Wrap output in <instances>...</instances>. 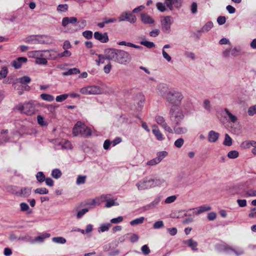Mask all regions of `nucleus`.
I'll use <instances>...</instances> for the list:
<instances>
[{"instance_id":"1","label":"nucleus","mask_w":256,"mask_h":256,"mask_svg":"<svg viewBox=\"0 0 256 256\" xmlns=\"http://www.w3.org/2000/svg\"><path fill=\"white\" fill-rule=\"evenodd\" d=\"M107 60L120 64L126 65L132 60L130 54L124 50L116 48H108L104 50Z\"/></svg>"},{"instance_id":"2","label":"nucleus","mask_w":256,"mask_h":256,"mask_svg":"<svg viewBox=\"0 0 256 256\" xmlns=\"http://www.w3.org/2000/svg\"><path fill=\"white\" fill-rule=\"evenodd\" d=\"M184 98L180 91L174 89L169 90L166 96V101L171 106H180Z\"/></svg>"},{"instance_id":"3","label":"nucleus","mask_w":256,"mask_h":256,"mask_svg":"<svg viewBox=\"0 0 256 256\" xmlns=\"http://www.w3.org/2000/svg\"><path fill=\"white\" fill-rule=\"evenodd\" d=\"M162 183V180L159 179L146 176L138 182L136 186L139 190H142L159 186Z\"/></svg>"},{"instance_id":"4","label":"nucleus","mask_w":256,"mask_h":256,"mask_svg":"<svg viewBox=\"0 0 256 256\" xmlns=\"http://www.w3.org/2000/svg\"><path fill=\"white\" fill-rule=\"evenodd\" d=\"M169 114L170 120L176 126L180 125L184 118V110L180 108V106H171Z\"/></svg>"},{"instance_id":"5","label":"nucleus","mask_w":256,"mask_h":256,"mask_svg":"<svg viewBox=\"0 0 256 256\" xmlns=\"http://www.w3.org/2000/svg\"><path fill=\"white\" fill-rule=\"evenodd\" d=\"M72 134L75 136L81 135L84 137H88L92 135V131L89 128L82 124V122H78L73 128Z\"/></svg>"},{"instance_id":"6","label":"nucleus","mask_w":256,"mask_h":256,"mask_svg":"<svg viewBox=\"0 0 256 256\" xmlns=\"http://www.w3.org/2000/svg\"><path fill=\"white\" fill-rule=\"evenodd\" d=\"M174 22V18L170 16H164L161 21L162 30L166 34H169L170 31V27Z\"/></svg>"},{"instance_id":"7","label":"nucleus","mask_w":256,"mask_h":256,"mask_svg":"<svg viewBox=\"0 0 256 256\" xmlns=\"http://www.w3.org/2000/svg\"><path fill=\"white\" fill-rule=\"evenodd\" d=\"M155 120L158 124L160 125L164 130L170 134H173L172 129L167 124L163 116H157L155 117Z\"/></svg>"},{"instance_id":"8","label":"nucleus","mask_w":256,"mask_h":256,"mask_svg":"<svg viewBox=\"0 0 256 256\" xmlns=\"http://www.w3.org/2000/svg\"><path fill=\"white\" fill-rule=\"evenodd\" d=\"M34 56H35V63L37 64L45 65L48 64L47 59L44 58L48 56L42 54L40 51H34Z\"/></svg>"},{"instance_id":"9","label":"nucleus","mask_w":256,"mask_h":256,"mask_svg":"<svg viewBox=\"0 0 256 256\" xmlns=\"http://www.w3.org/2000/svg\"><path fill=\"white\" fill-rule=\"evenodd\" d=\"M12 86L15 90H19V95L22 94L24 91H29L30 90V87L28 86L22 85L16 80L12 83Z\"/></svg>"},{"instance_id":"10","label":"nucleus","mask_w":256,"mask_h":256,"mask_svg":"<svg viewBox=\"0 0 256 256\" xmlns=\"http://www.w3.org/2000/svg\"><path fill=\"white\" fill-rule=\"evenodd\" d=\"M120 21H128L132 24L134 23L136 20V16L132 13L125 12L122 14L119 17Z\"/></svg>"},{"instance_id":"11","label":"nucleus","mask_w":256,"mask_h":256,"mask_svg":"<svg viewBox=\"0 0 256 256\" xmlns=\"http://www.w3.org/2000/svg\"><path fill=\"white\" fill-rule=\"evenodd\" d=\"M182 0H166L164 4L170 10H172L173 7L179 8L181 6Z\"/></svg>"},{"instance_id":"12","label":"nucleus","mask_w":256,"mask_h":256,"mask_svg":"<svg viewBox=\"0 0 256 256\" xmlns=\"http://www.w3.org/2000/svg\"><path fill=\"white\" fill-rule=\"evenodd\" d=\"M94 38L101 42L105 43L108 41V36L106 32L102 34L98 32L94 33Z\"/></svg>"},{"instance_id":"13","label":"nucleus","mask_w":256,"mask_h":256,"mask_svg":"<svg viewBox=\"0 0 256 256\" xmlns=\"http://www.w3.org/2000/svg\"><path fill=\"white\" fill-rule=\"evenodd\" d=\"M26 62L27 58H26L19 57L12 62V65L16 69H18L21 68L22 64L26 63Z\"/></svg>"},{"instance_id":"14","label":"nucleus","mask_w":256,"mask_h":256,"mask_svg":"<svg viewBox=\"0 0 256 256\" xmlns=\"http://www.w3.org/2000/svg\"><path fill=\"white\" fill-rule=\"evenodd\" d=\"M220 137L219 133L214 131L210 130L208 133V140L210 142L214 143L216 142Z\"/></svg>"},{"instance_id":"15","label":"nucleus","mask_w":256,"mask_h":256,"mask_svg":"<svg viewBox=\"0 0 256 256\" xmlns=\"http://www.w3.org/2000/svg\"><path fill=\"white\" fill-rule=\"evenodd\" d=\"M152 132L156 136L157 140L162 141L164 140L162 134L160 130L157 126L155 124L152 126Z\"/></svg>"},{"instance_id":"16","label":"nucleus","mask_w":256,"mask_h":256,"mask_svg":"<svg viewBox=\"0 0 256 256\" xmlns=\"http://www.w3.org/2000/svg\"><path fill=\"white\" fill-rule=\"evenodd\" d=\"M77 22L78 19L76 17H64L62 20V26L65 27L69 24H74Z\"/></svg>"},{"instance_id":"17","label":"nucleus","mask_w":256,"mask_h":256,"mask_svg":"<svg viewBox=\"0 0 256 256\" xmlns=\"http://www.w3.org/2000/svg\"><path fill=\"white\" fill-rule=\"evenodd\" d=\"M141 20L144 24H152L154 23V20L146 14L142 13L141 14Z\"/></svg>"},{"instance_id":"18","label":"nucleus","mask_w":256,"mask_h":256,"mask_svg":"<svg viewBox=\"0 0 256 256\" xmlns=\"http://www.w3.org/2000/svg\"><path fill=\"white\" fill-rule=\"evenodd\" d=\"M182 243L184 244L187 245L188 246L190 247L192 250L194 251H197V246L198 245V242L190 238L188 240H184Z\"/></svg>"},{"instance_id":"19","label":"nucleus","mask_w":256,"mask_h":256,"mask_svg":"<svg viewBox=\"0 0 256 256\" xmlns=\"http://www.w3.org/2000/svg\"><path fill=\"white\" fill-rule=\"evenodd\" d=\"M36 36H40L42 37V36H34V35H31L30 36H28L26 37L24 41L26 43L30 44H36L38 42H41V41L38 40L36 38Z\"/></svg>"},{"instance_id":"20","label":"nucleus","mask_w":256,"mask_h":256,"mask_svg":"<svg viewBox=\"0 0 256 256\" xmlns=\"http://www.w3.org/2000/svg\"><path fill=\"white\" fill-rule=\"evenodd\" d=\"M176 126L174 124L173 126V133H175L177 134H184L187 132L188 128L184 126Z\"/></svg>"},{"instance_id":"21","label":"nucleus","mask_w":256,"mask_h":256,"mask_svg":"<svg viewBox=\"0 0 256 256\" xmlns=\"http://www.w3.org/2000/svg\"><path fill=\"white\" fill-rule=\"evenodd\" d=\"M158 94L165 98L167 93L169 92L168 86L164 84H160L158 86Z\"/></svg>"},{"instance_id":"22","label":"nucleus","mask_w":256,"mask_h":256,"mask_svg":"<svg viewBox=\"0 0 256 256\" xmlns=\"http://www.w3.org/2000/svg\"><path fill=\"white\" fill-rule=\"evenodd\" d=\"M24 114L30 115L34 113V107L32 104L30 102H26L24 104Z\"/></svg>"},{"instance_id":"23","label":"nucleus","mask_w":256,"mask_h":256,"mask_svg":"<svg viewBox=\"0 0 256 256\" xmlns=\"http://www.w3.org/2000/svg\"><path fill=\"white\" fill-rule=\"evenodd\" d=\"M160 201V197L156 198L150 204L145 206L144 208L145 210H149L152 209L156 207V206L159 204Z\"/></svg>"},{"instance_id":"24","label":"nucleus","mask_w":256,"mask_h":256,"mask_svg":"<svg viewBox=\"0 0 256 256\" xmlns=\"http://www.w3.org/2000/svg\"><path fill=\"white\" fill-rule=\"evenodd\" d=\"M90 94H100L102 92V89L98 86H89Z\"/></svg>"},{"instance_id":"25","label":"nucleus","mask_w":256,"mask_h":256,"mask_svg":"<svg viewBox=\"0 0 256 256\" xmlns=\"http://www.w3.org/2000/svg\"><path fill=\"white\" fill-rule=\"evenodd\" d=\"M102 198H103L105 200L106 202L105 205V207L106 208H110L114 206L118 205V204L114 201V200H109L108 198V195H103L101 196Z\"/></svg>"},{"instance_id":"26","label":"nucleus","mask_w":256,"mask_h":256,"mask_svg":"<svg viewBox=\"0 0 256 256\" xmlns=\"http://www.w3.org/2000/svg\"><path fill=\"white\" fill-rule=\"evenodd\" d=\"M222 250L227 252H229L230 251L233 252L235 253V254L236 256H239L241 254H242L244 253V252L242 250H240L239 252H238L236 250H235L234 249H232V248H230V246H228L227 244L222 245Z\"/></svg>"},{"instance_id":"27","label":"nucleus","mask_w":256,"mask_h":256,"mask_svg":"<svg viewBox=\"0 0 256 256\" xmlns=\"http://www.w3.org/2000/svg\"><path fill=\"white\" fill-rule=\"evenodd\" d=\"M222 112L223 113L224 112V114H226V116H228V119L229 120H230V122H232L233 123H235L237 120H238V118H236V116H235L234 115L232 114L230 111L229 110L226 108H224L222 110Z\"/></svg>"},{"instance_id":"28","label":"nucleus","mask_w":256,"mask_h":256,"mask_svg":"<svg viewBox=\"0 0 256 256\" xmlns=\"http://www.w3.org/2000/svg\"><path fill=\"white\" fill-rule=\"evenodd\" d=\"M72 55V52L68 50H64L62 52L58 53L56 55L52 57V60H55L58 58H61L63 57H70Z\"/></svg>"},{"instance_id":"29","label":"nucleus","mask_w":256,"mask_h":256,"mask_svg":"<svg viewBox=\"0 0 256 256\" xmlns=\"http://www.w3.org/2000/svg\"><path fill=\"white\" fill-rule=\"evenodd\" d=\"M8 132V130H2L1 136H0V140L2 142V144L8 142L10 140V138L7 135Z\"/></svg>"},{"instance_id":"30","label":"nucleus","mask_w":256,"mask_h":256,"mask_svg":"<svg viewBox=\"0 0 256 256\" xmlns=\"http://www.w3.org/2000/svg\"><path fill=\"white\" fill-rule=\"evenodd\" d=\"M80 73L79 69L74 68L68 69L67 71L62 72V75L64 76H69L74 74H78Z\"/></svg>"},{"instance_id":"31","label":"nucleus","mask_w":256,"mask_h":256,"mask_svg":"<svg viewBox=\"0 0 256 256\" xmlns=\"http://www.w3.org/2000/svg\"><path fill=\"white\" fill-rule=\"evenodd\" d=\"M16 80L18 82L22 84V85H26V84L30 83L31 82V78L30 76H25L22 77L16 78Z\"/></svg>"},{"instance_id":"32","label":"nucleus","mask_w":256,"mask_h":256,"mask_svg":"<svg viewBox=\"0 0 256 256\" xmlns=\"http://www.w3.org/2000/svg\"><path fill=\"white\" fill-rule=\"evenodd\" d=\"M211 207L209 206L204 205L198 208V210L194 212V214L196 215L200 214L201 213H202L205 212L209 211L211 210Z\"/></svg>"},{"instance_id":"33","label":"nucleus","mask_w":256,"mask_h":256,"mask_svg":"<svg viewBox=\"0 0 256 256\" xmlns=\"http://www.w3.org/2000/svg\"><path fill=\"white\" fill-rule=\"evenodd\" d=\"M254 144H256L254 140H246L243 142L240 145L241 148L244 149L249 148L252 146Z\"/></svg>"},{"instance_id":"34","label":"nucleus","mask_w":256,"mask_h":256,"mask_svg":"<svg viewBox=\"0 0 256 256\" xmlns=\"http://www.w3.org/2000/svg\"><path fill=\"white\" fill-rule=\"evenodd\" d=\"M50 236V234L48 233H45L44 234H42L40 236H39L37 237H36L34 240L33 242H43L44 240L46 238H48Z\"/></svg>"},{"instance_id":"35","label":"nucleus","mask_w":256,"mask_h":256,"mask_svg":"<svg viewBox=\"0 0 256 256\" xmlns=\"http://www.w3.org/2000/svg\"><path fill=\"white\" fill-rule=\"evenodd\" d=\"M40 98L42 100L49 102H52L54 100V97L53 96L45 93L41 94L40 95Z\"/></svg>"},{"instance_id":"36","label":"nucleus","mask_w":256,"mask_h":256,"mask_svg":"<svg viewBox=\"0 0 256 256\" xmlns=\"http://www.w3.org/2000/svg\"><path fill=\"white\" fill-rule=\"evenodd\" d=\"M232 140L230 136L226 134L224 136V140L223 142V144L226 146H230L232 145Z\"/></svg>"},{"instance_id":"37","label":"nucleus","mask_w":256,"mask_h":256,"mask_svg":"<svg viewBox=\"0 0 256 256\" xmlns=\"http://www.w3.org/2000/svg\"><path fill=\"white\" fill-rule=\"evenodd\" d=\"M213 26V23L212 22H208L206 23L202 28V32H207L209 31Z\"/></svg>"},{"instance_id":"38","label":"nucleus","mask_w":256,"mask_h":256,"mask_svg":"<svg viewBox=\"0 0 256 256\" xmlns=\"http://www.w3.org/2000/svg\"><path fill=\"white\" fill-rule=\"evenodd\" d=\"M52 240L57 244H64L66 242V240L62 236L54 237L52 238Z\"/></svg>"},{"instance_id":"39","label":"nucleus","mask_w":256,"mask_h":256,"mask_svg":"<svg viewBox=\"0 0 256 256\" xmlns=\"http://www.w3.org/2000/svg\"><path fill=\"white\" fill-rule=\"evenodd\" d=\"M62 176V172L59 169L56 168L52 170V176L56 179L60 178Z\"/></svg>"},{"instance_id":"40","label":"nucleus","mask_w":256,"mask_h":256,"mask_svg":"<svg viewBox=\"0 0 256 256\" xmlns=\"http://www.w3.org/2000/svg\"><path fill=\"white\" fill-rule=\"evenodd\" d=\"M98 59L96 60V62L97 65L100 66L101 64H104V61L106 58V54H105V56L102 54H98Z\"/></svg>"},{"instance_id":"41","label":"nucleus","mask_w":256,"mask_h":256,"mask_svg":"<svg viewBox=\"0 0 256 256\" xmlns=\"http://www.w3.org/2000/svg\"><path fill=\"white\" fill-rule=\"evenodd\" d=\"M36 178L37 180L40 183L44 182L46 178L44 174L42 172H39L36 174Z\"/></svg>"},{"instance_id":"42","label":"nucleus","mask_w":256,"mask_h":256,"mask_svg":"<svg viewBox=\"0 0 256 256\" xmlns=\"http://www.w3.org/2000/svg\"><path fill=\"white\" fill-rule=\"evenodd\" d=\"M21 194L24 196V197H28V196L30 194H31V188H24L21 189Z\"/></svg>"},{"instance_id":"43","label":"nucleus","mask_w":256,"mask_h":256,"mask_svg":"<svg viewBox=\"0 0 256 256\" xmlns=\"http://www.w3.org/2000/svg\"><path fill=\"white\" fill-rule=\"evenodd\" d=\"M231 56H237L239 55L242 51V49L240 47H235L234 48L230 50Z\"/></svg>"},{"instance_id":"44","label":"nucleus","mask_w":256,"mask_h":256,"mask_svg":"<svg viewBox=\"0 0 256 256\" xmlns=\"http://www.w3.org/2000/svg\"><path fill=\"white\" fill-rule=\"evenodd\" d=\"M140 44L143 45L148 48L155 47V44L153 42L147 40L142 41L140 42Z\"/></svg>"},{"instance_id":"45","label":"nucleus","mask_w":256,"mask_h":256,"mask_svg":"<svg viewBox=\"0 0 256 256\" xmlns=\"http://www.w3.org/2000/svg\"><path fill=\"white\" fill-rule=\"evenodd\" d=\"M144 217H140L139 218L134 219L130 222V224L132 226H134L138 224H142L144 222Z\"/></svg>"},{"instance_id":"46","label":"nucleus","mask_w":256,"mask_h":256,"mask_svg":"<svg viewBox=\"0 0 256 256\" xmlns=\"http://www.w3.org/2000/svg\"><path fill=\"white\" fill-rule=\"evenodd\" d=\"M86 176H78L76 179V184L78 185H80L84 184L86 182Z\"/></svg>"},{"instance_id":"47","label":"nucleus","mask_w":256,"mask_h":256,"mask_svg":"<svg viewBox=\"0 0 256 256\" xmlns=\"http://www.w3.org/2000/svg\"><path fill=\"white\" fill-rule=\"evenodd\" d=\"M239 153L236 150H231L228 154V157L230 159H234L238 156Z\"/></svg>"},{"instance_id":"48","label":"nucleus","mask_w":256,"mask_h":256,"mask_svg":"<svg viewBox=\"0 0 256 256\" xmlns=\"http://www.w3.org/2000/svg\"><path fill=\"white\" fill-rule=\"evenodd\" d=\"M34 192L40 194H48V190L45 188H41L36 189L34 190Z\"/></svg>"},{"instance_id":"49","label":"nucleus","mask_w":256,"mask_h":256,"mask_svg":"<svg viewBox=\"0 0 256 256\" xmlns=\"http://www.w3.org/2000/svg\"><path fill=\"white\" fill-rule=\"evenodd\" d=\"M203 106L206 111L210 112L212 110L210 101L206 99L204 100Z\"/></svg>"},{"instance_id":"50","label":"nucleus","mask_w":256,"mask_h":256,"mask_svg":"<svg viewBox=\"0 0 256 256\" xmlns=\"http://www.w3.org/2000/svg\"><path fill=\"white\" fill-rule=\"evenodd\" d=\"M110 226L111 224L109 223L102 224L100 227L98 231L101 232L107 231Z\"/></svg>"},{"instance_id":"51","label":"nucleus","mask_w":256,"mask_h":256,"mask_svg":"<svg viewBox=\"0 0 256 256\" xmlns=\"http://www.w3.org/2000/svg\"><path fill=\"white\" fill-rule=\"evenodd\" d=\"M8 73V70L6 66L2 67V70H0V80L6 78Z\"/></svg>"},{"instance_id":"52","label":"nucleus","mask_w":256,"mask_h":256,"mask_svg":"<svg viewBox=\"0 0 256 256\" xmlns=\"http://www.w3.org/2000/svg\"><path fill=\"white\" fill-rule=\"evenodd\" d=\"M168 154V153L166 151H162L158 152L157 154L156 158L159 159V162H160L164 158L167 156Z\"/></svg>"},{"instance_id":"53","label":"nucleus","mask_w":256,"mask_h":256,"mask_svg":"<svg viewBox=\"0 0 256 256\" xmlns=\"http://www.w3.org/2000/svg\"><path fill=\"white\" fill-rule=\"evenodd\" d=\"M164 226V222L162 220H158L155 222L153 224V228L154 229L162 228Z\"/></svg>"},{"instance_id":"54","label":"nucleus","mask_w":256,"mask_h":256,"mask_svg":"<svg viewBox=\"0 0 256 256\" xmlns=\"http://www.w3.org/2000/svg\"><path fill=\"white\" fill-rule=\"evenodd\" d=\"M184 144V140L182 138H179L174 143V146L177 148H180Z\"/></svg>"},{"instance_id":"55","label":"nucleus","mask_w":256,"mask_h":256,"mask_svg":"<svg viewBox=\"0 0 256 256\" xmlns=\"http://www.w3.org/2000/svg\"><path fill=\"white\" fill-rule=\"evenodd\" d=\"M88 210L89 208H85L78 211L76 214V218L78 219L80 218Z\"/></svg>"},{"instance_id":"56","label":"nucleus","mask_w":256,"mask_h":256,"mask_svg":"<svg viewBox=\"0 0 256 256\" xmlns=\"http://www.w3.org/2000/svg\"><path fill=\"white\" fill-rule=\"evenodd\" d=\"M14 110L19 111L22 114H24V104H19L18 105L16 106L14 108Z\"/></svg>"},{"instance_id":"57","label":"nucleus","mask_w":256,"mask_h":256,"mask_svg":"<svg viewBox=\"0 0 256 256\" xmlns=\"http://www.w3.org/2000/svg\"><path fill=\"white\" fill-rule=\"evenodd\" d=\"M82 36L86 39H90L92 37V32L90 30H86L82 32Z\"/></svg>"},{"instance_id":"58","label":"nucleus","mask_w":256,"mask_h":256,"mask_svg":"<svg viewBox=\"0 0 256 256\" xmlns=\"http://www.w3.org/2000/svg\"><path fill=\"white\" fill-rule=\"evenodd\" d=\"M68 94H64L58 96L56 98V100L58 102H61L66 100L68 98Z\"/></svg>"},{"instance_id":"59","label":"nucleus","mask_w":256,"mask_h":256,"mask_svg":"<svg viewBox=\"0 0 256 256\" xmlns=\"http://www.w3.org/2000/svg\"><path fill=\"white\" fill-rule=\"evenodd\" d=\"M68 6L66 4H59L57 8V10L58 12H64L67 10Z\"/></svg>"},{"instance_id":"60","label":"nucleus","mask_w":256,"mask_h":256,"mask_svg":"<svg viewBox=\"0 0 256 256\" xmlns=\"http://www.w3.org/2000/svg\"><path fill=\"white\" fill-rule=\"evenodd\" d=\"M248 113L249 116H254L256 114V105L250 107L248 110Z\"/></svg>"},{"instance_id":"61","label":"nucleus","mask_w":256,"mask_h":256,"mask_svg":"<svg viewBox=\"0 0 256 256\" xmlns=\"http://www.w3.org/2000/svg\"><path fill=\"white\" fill-rule=\"evenodd\" d=\"M6 190L8 192L14 194L16 192V186L8 185L6 187Z\"/></svg>"},{"instance_id":"62","label":"nucleus","mask_w":256,"mask_h":256,"mask_svg":"<svg viewBox=\"0 0 256 256\" xmlns=\"http://www.w3.org/2000/svg\"><path fill=\"white\" fill-rule=\"evenodd\" d=\"M176 199V196H172L168 197L164 200L166 204H170L174 202Z\"/></svg>"},{"instance_id":"63","label":"nucleus","mask_w":256,"mask_h":256,"mask_svg":"<svg viewBox=\"0 0 256 256\" xmlns=\"http://www.w3.org/2000/svg\"><path fill=\"white\" fill-rule=\"evenodd\" d=\"M160 163L159 159L157 158L156 157L149 160L147 162V164L150 166H154Z\"/></svg>"},{"instance_id":"64","label":"nucleus","mask_w":256,"mask_h":256,"mask_svg":"<svg viewBox=\"0 0 256 256\" xmlns=\"http://www.w3.org/2000/svg\"><path fill=\"white\" fill-rule=\"evenodd\" d=\"M141 250H142V253L145 255H147V254H149L150 252V250L149 248L146 244L144 245L142 247Z\"/></svg>"}]
</instances>
